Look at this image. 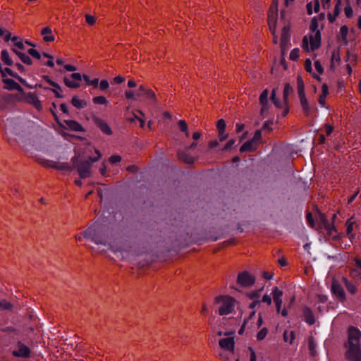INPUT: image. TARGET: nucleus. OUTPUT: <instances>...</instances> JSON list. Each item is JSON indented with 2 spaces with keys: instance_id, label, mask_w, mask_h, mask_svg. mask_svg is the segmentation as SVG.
I'll use <instances>...</instances> for the list:
<instances>
[{
  "instance_id": "1",
  "label": "nucleus",
  "mask_w": 361,
  "mask_h": 361,
  "mask_svg": "<svg viewBox=\"0 0 361 361\" xmlns=\"http://www.w3.org/2000/svg\"><path fill=\"white\" fill-rule=\"evenodd\" d=\"M91 240L97 245H108L109 248L114 252H118V250H114L111 245V241L109 236L106 235L97 226H90L83 233L75 235V238L77 241H81L82 238Z\"/></svg>"
},
{
  "instance_id": "2",
  "label": "nucleus",
  "mask_w": 361,
  "mask_h": 361,
  "mask_svg": "<svg viewBox=\"0 0 361 361\" xmlns=\"http://www.w3.org/2000/svg\"><path fill=\"white\" fill-rule=\"evenodd\" d=\"M360 331L355 327L348 330V340L346 344V356L351 361L361 360V349L360 346Z\"/></svg>"
},
{
  "instance_id": "3",
  "label": "nucleus",
  "mask_w": 361,
  "mask_h": 361,
  "mask_svg": "<svg viewBox=\"0 0 361 361\" xmlns=\"http://www.w3.org/2000/svg\"><path fill=\"white\" fill-rule=\"evenodd\" d=\"M311 32L305 36L302 41V48L306 52L314 51L321 45V34L317 30V22L312 20L310 26Z\"/></svg>"
},
{
  "instance_id": "4",
  "label": "nucleus",
  "mask_w": 361,
  "mask_h": 361,
  "mask_svg": "<svg viewBox=\"0 0 361 361\" xmlns=\"http://www.w3.org/2000/svg\"><path fill=\"white\" fill-rule=\"evenodd\" d=\"M214 303L218 305L219 315L226 316L233 312L238 302L230 295H219L214 298Z\"/></svg>"
},
{
  "instance_id": "5",
  "label": "nucleus",
  "mask_w": 361,
  "mask_h": 361,
  "mask_svg": "<svg viewBox=\"0 0 361 361\" xmlns=\"http://www.w3.org/2000/svg\"><path fill=\"white\" fill-rule=\"evenodd\" d=\"M27 152H29L30 156L35 159L39 164L42 166L45 165V161L40 154L44 153V142L42 136L40 137L38 136H32V144L30 145V148L27 149Z\"/></svg>"
},
{
  "instance_id": "6",
  "label": "nucleus",
  "mask_w": 361,
  "mask_h": 361,
  "mask_svg": "<svg viewBox=\"0 0 361 361\" xmlns=\"http://www.w3.org/2000/svg\"><path fill=\"white\" fill-rule=\"evenodd\" d=\"M278 17V0H273L272 4L269 8L268 12V25L269 27V30L272 32L273 35H275L276 20ZM274 42L275 44L277 43V39L275 35H274Z\"/></svg>"
},
{
  "instance_id": "7",
  "label": "nucleus",
  "mask_w": 361,
  "mask_h": 361,
  "mask_svg": "<svg viewBox=\"0 0 361 361\" xmlns=\"http://www.w3.org/2000/svg\"><path fill=\"white\" fill-rule=\"evenodd\" d=\"M94 152L96 154L95 157H90L89 161L82 162L78 166V171L81 178H85L90 176L92 164L101 157V154L99 150L95 149Z\"/></svg>"
},
{
  "instance_id": "8",
  "label": "nucleus",
  "mask_w": 361,
  "mask_h": 361,
  "mask_svg": "<svg viewBox=\"0 0 361 361\" xmlns=\"http://www.w3.org/2000/svg\"><path fill=\"white\" fill-rule=\"evenodd\" d=\"M290 90H291L290 85L288 83H286L285 85V86H284V90H283V98H284V103L283 104L280 102L276 98V90H275V89H273L272 92H271V98L272 102L274 104L276 107H277V108H283V116L287 115L288 111H289L288 108L287 106V99H288V97L289 95V93H290Z\"/></svg>"
},
{
  "instance_id": "9",
  "label": "nucleus",
  "mask_w": 361,
  "mask_h": 361,
  "mask_svg": "<svg viewBox=\"0 0 361 361\" xmlns=\"http://www.w3.org/2000/svg\"><path fill=\"white\" fill-rule=\"evenodd\" d=\"M314 67L316 72H314L313 71L312 63L311 60L309 59L305 60V71L307 73H310L314 78L320 81L321 78L319 75L324 73V68H323L322 65L321 64L320 61L318 60L314 61Z\"/></svg>"
},
{
  "instance_id": "10",
  "label": "nucleus",
  "mask_w": 361,
  "mask_h": 361,
  "mask_svg": "<svg viewBox=\"0 0 361 361\" xmlns=\"http://www.w3.org/2000/svg\"><path fill=\"white\" fill-rule=\"evenodd\" d=\"M83 75L79 73H74L64 78L65 85L70 88H78L80 86Z\"/></svg>"
},
{
  "instance_id": "11",
  "label": "nucleus",
  "mask_w": 361,
  "mask_h": 361,
  "mask_svg": "<svg viewBox=\"0 0 361 361\" xmlns=\"http://www.w3.org/2000/svg\"><path fill=\"white\" fill-rule=\"evenodd\" d=\"M56 67L55 68V62L54 60V57L48 54H47V66L50 68H55L56 71L59 73H63L64 64V60L62 58H57L56 60Z\"/></svg>"
},
{
  "instance_id": "12",
  "label": "nucleus",
  "mask_w": 361,
  "mask_h": 361,
  "mask_svg": "<svg viewBox=\"0 0 361 361\" xmlns=\"http://www.w3.org/2000/svg\"><path fill=\"white\" fill-rule=\"evenodd\" d=\"M2 82L5 84L4 89L8 90H17L18 94L16 96L18 98L20 94H24V91L22 87L16 82L14 80L10 78H4Z\"/></svg>"
},
{
  "instance_id": "13",
  "label": "nucleus",
  "mask_w": 361,
  "mask_h": 361,
  "mask_svg": "<svg viewBox=\"0 0 361 361\" xmlns=\"http://www.w3.org/2000/svg\"><path fill=\"white\" fill-rule=\"evenodd\" d=\"M255 281L254 276L247 271L240 273L238 276V283L243 287L252 286Z\"/></svg>"
},
{
  "instance_id": "14",
  "label": "nucleus",
  "mask_w": 361,
  "mask_h": 361,
  "mask_svg": "<svg viewBox=\"0 0 361 361\" xmlns=\"http://www.w3.org/2000/svg\"><path fill=\"white\" fill-rule=\"evenodd\" d=\"M18 101H23L30 104H33L37 109L41 108V104L37 97L32 93L20 94L17 98Z\"/></svg>"
},
{
  "instance_id": "15",
  "label": "nucleus",
  "mask_w": 361,
  "mask_h": 361,
  "mask_svg": "<svg viewBox=\"0 0 361 361\" xmlns=\"http://www.w3.org/2000/svg\"><path fill=\"white\" fill-rule=\"evenodd\" d=\"M269 91L267 89L263 90L259 96V102L262 106L261 114L264 116L267 114L269 110L270 104L268 99Z\"/></svg>"
},
{
  "instance_id": "16",
  "label": "nucleus",
  "mask_w": 361,
  "mask_h": 361,
  "mask_svg": "<svg viewBox=\"0 0 361 361\" xmlns=\"http://www.w3.org/2000/svg\"><path fill=\"white\" fill-rule=\"evenodd\" d=\"M219 344L223 350H227L230 353H233L235 346L234 337L228 336L221 338L219 341Z\"/></svg>"
},
{
  "instance_id": "17",
  "label": "nucleus",
  "mask_w": 361,
  "mask_h": 361,
  "mask_svg": "<svg viewBox=\"0 0 361 361\" xmlns=\"http://www.w3.org/2000/svg\"><path fill=\"white\" fill-rule=\"evenodd\" d=\"M283 291L279 290L278 287H274L272 290L271 295L274 304L276 305L277 312H280L282 307Z\"/></svg>"
},
{
  "instance_id": "18",
  "label": "nucleus",
  "mask_w": 361,
  "mask_h": 361,
  "mask_svg": "<svg viewBox=\"0 0 361 361\" xmlns=\"http://www.w3.org/2000/svg\"><path fill=\"white\" fill-rule=\"evenodd\" d=\"M60 125L75 132H82L84 130L83 127L79 123L73 120H65L63 123H60Z\"/></svg>"
},
{
  "instance_id": "19",
  "label": "nucleus",
  "mask_w": 361,
  "mask_h": 361,
  "mask_svg": "<svg viewBox=\"0 0 361 361\" xmlns=\"http://www.w3.org/2000/svg\"><path fill=\"white\" fill-rule=\"evenodd\" d=\"M30 353V348L20 343L18 344V349L13 352L14 356L20 357H28Z\"/></svg>"
},
{
  "instance_id": "20",
  "label": "nucleus",
  "mask_w": 361,
  "mask_h": 361,
  "mask_svg": "<svg viewBox=\"0 0 361 361\" xmlns=\"http://www.w3.org/2000/svg\"><path fill=\"white\" fill-rule=\"evenodd\" d=\"M141 90H142V92L144 91V96L142 98L151 103L156 102V95L152 90L147 89L145 86L141 85Z\"/></svg>"
},
{
  "instance_id": "21",
  "label": "nucleus",
  "mask_w": 361,
  "mask_h": 361,
  "mask_svg": "<svg viewBox=\"0 0 361 361\" xmlns=\"http://www.w3.org/2000/svg\"><path fill=\"white\" fill-rule=\"evenodd\" d=\"M298 97H299L300 105L302 108L303 111L307 115H308L311 112L312 108L308 103V101L305 96V94L298 95Z\"/></svg>"
},
{
  "instance_id": "22",
  "label": "nucleus",
  "mask_w": 361,
  "mask_h": 361,
  "mask_svg": "<svg viewBox=\"0 0 361 361\" xmlns=\"http://www.w3.org/2000/svg\"><path fill=\"white\" fill-rule=\"evenodd\" d=\"M47 83L51 85V88H49L51 90L56 97H62V90L61 87L56 82L51 81V80L47 78Z\"/></svg>"
},
{
  "instance_id": "23",
  "label": "nucleus",
  "mask_w": 361,
  "mask_h": 361,
  "mask_svg": "<svg viewBox=\"0 0 361 361\" xmlns=\"http://www.w3.org/2000/svg\"><path fill=\"white\" fill-rule=\"evenodd\" d=\"M319 10V2L318 0H313L307 4V11L309 15L317 13Z\"/></svg>"
},
{
  "instance_id": "24",
  "label": "nucleus",
  "mask_w": 361,
  "mask_h": 361,
  "mask_svg": "<svg viewBox=\"0 0 361 361\" xmlns=\"http://www.w3.org/2000/svg\"><path fill=\"white\" fill-rule=\"evenodd\" d=\"M257 145L252 140L245 142L240 149L241 152H252L256 149Z\"/></svg>"
},
{
  "instance_id": "25",
  "label": "nucleus",
  "mask_w": 361,
  "mask_h": 361,
  "mask_svg": "<svg viewBox=\"0 0 361 361\" xmlns=\"http://www.w3.org/2000/svg\"><path fill=\"white\" fill-rule=\"evenodd\" d=\"M331 290L334 294L336 295L339 299L343 300L345 298V292L339 284L333 283Z\"/></svg>"
},
{
  "instance_id": "26",
  "label": "nucleus",
  "mask_w": 361,
  "mask_h": 361,
  "mask_svg": "<svg viewBox=\"0 0 361 361\" xmlns=\"http://www.w3.org/2000/svg\"><path fill=\"white\" fill-rule=\"evenodd\" d=\"M71 104L77 109H83L87 106V103L84 99H81L78 96H74L72 98Z\"/></svg>"
},
{
  "instance_id": "27",
  "label": "nucleus",
  "mask_w": 361,
  "mask_h": 361,
  "mask_svg": "<svg viewBox=\"0 0 361 361\" xmlns=\"http://www.w3.org/2000/svg\"><path fill=\"white\" fill-rule=\"evenodd\" d=\"M329 92V88L327 85L324 84L322 87V94L319 98V103L322 106H324L326 103V97Z\"/></svg>"
},
{
  "instance_id": "28",
  "label": "nucleus",
  "mask_w": 361,
  "mask_h": 361,
  "mask_svg": "<svg viewBox=\"0 0 361 361\" xmlns=\"http://www.w3.org/2000/svg\"><path fill=\"white\" fill-rule=\"evenodd\" d=\"M12 51L20 59V60L27 65H31L32 59L25 54L18 51L16 49H12Z\"/></svg>"
},
{
  "instance_id": "29",
  "label": "nucleus",
  "mask_w": 361,
  "mask_h": 361,
  "mask_svg": "<svg viewBox=\"0 0 361 361\" xmlns=\"http://www.w3.org/2000/svg\"><path fill=\"white\" fill-rule=\"evenodd\" d=\"M97 124L104 133L106 135H111L112 133L111 128L105 121L102 120H97Z\"/></svg>"
},
{
  "instance_id": "30",
  "label": "nucleus",
  "mask_w": 361,
  "mask_h": 361,
  "mask_svg": "<svg viewBox=\"0 0 361 361\" xmlns=\"http://www.w3.org/2000/svg\"><path fill=\"white\" fill-rule=\"evenodd\" d=\"M1 58L3 63L7 66H12L13 64V61L10 58L9 54L6 49H4L1 51Z\"/></svg>"
},
{
  "instance_id": "31",
  "label": "nucleus",
  "mask_w": 361,
  "mask_h": 361,
  "mask_svg": "<svg viewBox=\"0 0 361 361\" xmlns=\"http://www.w3.org/2000/svg\"><path fill=\"white\" fill-rule=\"evenodd\" d=\"M339 7H340V0H338L335 5V7H334V13L333 14L329 13V15H328V19L331 23L334 22L336 17L338 16V14L340 13Z\"/></svg>"
},
{
  "instance_id": "32",
  "label": "nucleus",
  "mask_w": 361,
  "mask_h": 361,
  "mask_svg": "<svg viewBox=\"0 0 361 361\" xmlns=\"http://www.w3.org/2000/svg\"><path fill=\"white\" fill-rule=\"evenodd\" d=\"M304 317L305 322L309 324H313L314 323V317L310 309L305 308L304 310Z\"/></svg>"
},
{
  "instance_id": "33",
  "label": "nucleus",
  "mask_w": 361,
  "mask_h": 361,
  "mask_svg": "<svg viewBox=\"0 0 361 361\" xmlns=\"http://www.w3.org/2000/svg\"><path fill=\"white\" fill-rule=\"evenodd\" d=\"M178 156L179 159L182 160L186 164H191L194 161V158L190 155L187 154L183 152H178Z\"/></svg>"
},
{
  "instance_id": "34",
  "label": "nucleus",
  "mask_w": 361,
  "mask_h": 361,
  "mask_svg": "<svg viewBox=\"0 0 361 361\" xmlns=\"http://www.w3.org/2000/svg\"><path fill=\"white\" fill-rule=\"evenodd\" d=\"M346 233L348 237L351 239L354 238V234L353 233V231L354 228V221L352 219H348L346 221Z\"/></svg>"
},
{
  "instance_id": "35",
  "label": "nucleus",
  "mask_w": 361,
  "mask_h": 361,
  "mask_svg": "<svg viewBox=\"0 0 361 361\" xmlns=\"http://www.w3.org/2000/svg\"><path fill=\"white\" fill-rule=\"evenodd\" d=\"M295 338V332L293 331H285L283 334V339L285 342L293 343Z\"/></svg>"
},
{
  "instance_id": "36",
  "label": "nucleus",
  "mask_w": 361,
  "mask_h": 361,
  "mask_svg": "<svg viewBox=\"0 0 361 361\" xmlns=\"http://www.w3.org/2000/svg\"><path fill=\"white\" fill-rule=\"evenodd\" d=\"M297 89L298 95L304 94L305 92V83L301 76L297 77Z\"/></svg>"
},
{
  "instance_id": "37",
  "label": "nucleus",
  "mask_w": 361,
  "mask_h": 361,
  "mask_svg": "<svg viewBox=\"0 0 361 361\" xmlns=\"http://www.w3.org/2000/svg\"><path fill=\"white\" fill-rule=\"evenodd\" d=\"M255 314H256V312L254 310L250 314L248 319L244 321L242 326L239 329V331H238L239 334L242 335L243 334L245 326L247 325H248L249 321L252 320L254 317H255Z\"/></svg>"
},
{
  "instance_id": "38",
  "label": "nucleus",
  "mask_w": 361,
  "mask_h": 361,
  "mask_svg": "<svg viewBox=\"0 0 361 361\" xmlns=\"http://www.w3.org/2000/svg\"><path fill=\"white\" fill-rule=\"evenodd\" d=\"M262 291V288H260L257 290L251 291L247 294V296L252 300H260Z\"/></svg>"
},
{
  "instance_id": "39",
  "label": "nucleus",
  "mask_w": 361,
  "mask_h": 361,
  "mask_svg": "<svg viewBox=\"0 0 361 361\" xmlns=\"http://www.w3.org/2000/svg\"><path fill=\"white\" fill-rule=\"evenodd\" d=\"M345 286L347 289V290L351 293L355 294L357 292V287L355 285L348 281L347 279H345Z\"/></svg>"
},
{
  "instance_id": "40",
  "label": "nucleus",
  "mask_w": 361,
  "mask_h": 361,
  "mask_svg": "<svg viewBox=\"0 0 361 361\" xmlns=\"http://www.w3.org/2000/svg\"><path fill=\"white\" fill-rule=\"evenodd\" d=\"M83 79L87 82L88 85H92L94 87H97L99 85V79L94 78L91 80L89 76L86 75H83Z\"/></svg>"
},
{
  "instance_id": "41",
  "label": "nucleus",
  "mask_w": 361,
  "mask_h": 361,
  "mask_svg": "<svg viewBox=\"0 0 361 361\" xmlns=\"http://www.w3.org/2000/svg\"><path fill=\"white\" fill-rule=\"evenodd\" d=\"M178 126H179L180 130L182 132L185 133V136L189 137L190 133L188 131V126H187V123H185V121L183 120H180L178 121Z\"/></svg>"
},
{
  "instance_id": "42",
  "label": "nucleus",
  "mask_w": 361,
  "mask_h": 361,
  "mask_svg": "<svg viewBox=\"0 0 361 361\" xmlns=\"http://www.w3.org/2000/svg\"><path fill=\"white\" fill-rule=\"evenodd\" d=\"M12 308L13 305L11 302L6 300L0 301V310H11Z\"/></svg>"
},
{
  "instance_id": "43",
  "label": "nucleus",
  "mask_w": 361,
  "mask_h": 361,
  "mask_svg": "<svg viewBox=\"0 0 361 361\" xmlns=\"http://www.w3.org/2000/svg\"><path fill=\"white\" fill-rule=\"evenodd\" d=\"M268 334V329L266 327H264L260 329V331L257 334V339L258 341L264 340Z\"/></svg>"
},
{
  "instance_id": "44",
  "label": "nucleus",
  "mask_w": 361,
  "mask_h": 361,
  "mask_svg": "<svg viewBox=\"0 0 361 361\" xmlns=\"http://www.w3.org/2000/svg\"><path fill=\"white\" fill-rule=\"evenodd\" d=\"M11 40L14 42V45L18 47L19 49H25V46L22 42V40H20V37L15 36L12 37Z\"/></svg>"
},
{
  "instance_id": "45",
  "label": "nucleus",
  "mask_w": 361,
  "mask_h": 361,
  "mask_svg": "<svg viewBox=\"0 0 361 361\" xmlns=\"http://www.w3.org/2000/svg\"><path fill=\"white\" fill-rule=\"evenodd\" d=\"M340 61V55L338 51H334L331 55V66L334 67L336 63Z\"/></svg>"
},
{
  "instance_id": "46",
  "label": "nucleus",
  "mask_w": 361,
  "mask_h": 361,
  "mask_svg": "<svg viewBox=\"0 0 361 361\" xmlns=\"http://www.w3.org/2000/svg\"><path fill=\"white\" fill-rule=\"evenodd\" d=\"M348 33V28L345 25H343L340 28L339 34L342 38L343 41H346V37Z\"/></svg>"
},
{
  "instance_id": "47",
  "label": "nucleus",
  "mask_w": 361,
  "mask_h": 361,
  "mask_svg": "<svg viewBox=\"0 0 361 361\" xmlns=\"http://www.w3.org/2000/svg\"><path fill=\"white\" fill-rule=\"evenodd\" d=\"M93 102L97 104H106L107 100L104 96H98L93 98Z\"/></svg>"
},
{
  "instance_id": "48",
  "label": "nucleus",
  "mask_w": 361,
  "mask_h": 361,
  "mask_svg": "<svg viewBox=\"0 0 361 361\" xmlns=\"http://www.w3.org/2000/svg\"><path fill=\"white\" fill-rule=\"evenodd\" d=\"M300 56V50L298 48L293 49L290 53V59L296 61Z\"/></svg>"
},
{
  "instance_id": "49",
  "label": "nucleus",
  "mask_w": 361,
  "mask_h": 361,
  "mask_svg": "<svg viewBox=\"0 0 361 361\" xmlns=\"http://www.w3.org/2000/svg\"><path fill=\"white\" fill-rule=\"evenodd\" d=\"M55 40V36L50 28L47 27V42H51Z\"/></svg>"
},
{
  "instance_id": "50",
  "label": "nucleus",
  "mask_w": 361,
  "mask_h": 361,
  "mask_svg": "<svg viewBox=\"0 0 361 361\" xmlns=\"http://www.w3.org/2000/svg\"><path fill=\"white\" fill-rule=\"evenodd\" d=\"M263 324V320L261 314H259L258 317L257 319L256 322L252 325H251L252 329H259L262 326Z\"/></svg>"
},
{
  "instance_id": "51",
  "label": "nucleus",
  "mask_w": 361,
  "mask_h": 361,
  "mask_svg": "<svg viewBox=\"0 0 361 361\" xmlns=\"http://www.w3.org/2000/svg\"><path fill=\"white\" fill-rule=\"evenodd\" d=\"M218 136L220 142H223L227 139L228 134L226 132V130H218Z\"/></svg>"
},
{
  "instance_id": "52",
  "label": "nucleus",
  "mask_w": 361,
  "mask_h": 361,
  "mask_svg": "<svg viewBox=\"0 0 361 361\" xmlns=\"http://www.w3.org/2000/svg\"><path fill=\"white\" fill-rule=\"evenodd\" d=\"M288 32V28L286 27H284L283 29V33L281 35V48L283 49V47L286 42V41L287 40V33Z\"/></svg>"
},
{
  "instance_id": "53",
  "label": "nucleus",
  "mask_w": 361,
  "mask_h": 361,
  "mask_svg": "<svg viewBox=\"0 0 361 361\" xmlns=\"http://www.w3.org/2000/svg\"><path fill=\"white\" fill-rule=\"evenodd\" d=\"M27 52L30 56H32V57H34L37 59H39L41 58V54L36 49H28Z\"/></svg>"
},
{
  "instance_id": "54",
  "label": "nucleus",
  "mask_w": 361,
  "mask_h": 361,
  "mask_svg": "<svg viewBox=\"0 0 361 361\" xmlns=\"http://www.w3.org/2000/svg\"><path fill=\"white\" fill-rule=\"evenodd\" d=\"M226 122L224 119L221 118L217 121L216 128L218 130H226Z\"/></svg>"
},
{
  "instance_id": "55",
  "label": "nucleus",
  "mask_w": 361,
  "mask_h": 361,
  "mask_svg": "<svg viewBox=\"0 0 361 361\" xmlns=\"http://www.w3.org/2000/svg\"><path fill=\"white\" fill-rule=\"evenodd\" d=\"M235 139H231L229 140L227 143L225 145L223 150H225V151H228L230 150L233 146L235 145Z\"/></svg>"
},
{
  "instance_id": "56",
  "label": "nucleus",
  "mask_w": 361,
  "mask_h": 361,
  "mask_svg": "<svg viewBox=\"0 0 361 361\" xmlns=\"http://www.w3.org/2000/svg\"><path fill=\"white\" fill-rule=\"evenodd\" d=\"M85 20L87 23L90 25H93L96 22L95 17L89 14L85 15Z\"/></svg>"
},
{
  "instance_id": "57",
  "label": "nucleus",
  "mask_w": 361,
  "mask_h": 361,
  "mask_svg": "<svg viewBox=\"0 0 361 361\" xmlns=\"http://www.w3.org/2000/svg\"><path fill=\"white\" fill-rule=\"evenodd\" d=\"M261 302L267 303L268 305H270L271 304L272 300L269 295L264 294L262 299L260 300Z\"/></svg>"
},
{
  "instance_id": "58",
  "label": "nucleus",
  "mask_w": 361,
  "mask_h": 361,
  "mask_svg": "<svg viewBox=\"0 0 361 361\" xmlns=\"http://www.w3.org/2000/svg\"><path fill=\"white\" fill-rule=\"evenodd\" d=\"M126 97L128 99L136 100L135 93L133 90H127L125 92Z\"/></svg>"
},
{
  "instance_id": "59",
  "label": "nucleus",
  "mask_w": 361,
  "mask_h": 361,
  "mask_svg": "<svg viewBox=\"0 0 361 361\" xmlns=\"http://www.w3.org/2000/svg\"><path fill=\"white\" fill-rule=\"evenodd\" d=\"M136 112L137 114H139L140 116H141V118H137V121L140 122V126L141 128H144L145 125V122L143 119V117H144V114L142 111L140 110H137Z\"/></svg>"
},
{
  "instance_id": "60",
  "label": "nucleus",
  "mask_w": 361,
  "mask_h": 361,
  "mask_svg": "<svg viewBox=\"0 0 361 361\" xmlns=\"http://www.w3.org/2000/svg\"><path fill=\"white\" fill-rule=\"evenodd\" d=\"M121 157L118 155H112L109 157V161L111 164H116L120 162Z\"/></svg>"
},
{
  "instance_id": "61",
  "label": "nucleus",
  "mask_w": 361,
  "mask_h": 361,
  "mask_svg": "<svg viewBox=\"0 0 361 361\" xmlns=\"http://www.w3.org/2000/svg\"><path fill=\"white\" fill-rule=\"evenodd\" d=\"M261 137H262L261 131L257 130L255 132L252 140L254 141L257 145L261 139Z\"/></svg>"
},
{
  "instance_id": "62",
  "label": "nucleus",
  "mask_w": 361,
  "mask_h": 361,
  "mask_svg": "<svg viewBox=\"0 0 361 361\" xmlns=\"http://www.w3.org/2000/svg\"><path fill=\"white\" fill-rule=\"evenodd\" d=\"M345 14L348 18L353 16V11L350 6H346L344 8Z\"/></svg>"
},
{
  "instance_id": "63",
  "label": "nucleus",
  "mask_w": 361,
  "mask_h": 361,
  "mask_svg": "<svg viewBox=\"0 0 361 361\" xmlns=\"http://www.w3.org/2000/svg\"><path fill=\"white\" fill-rule=\"evenodd\" d=\"M109 82L106 80H102L99 83V87L102 90H105L109 87Z\"/></svg>"
},
{
  "instance_id": "64",
  "label": "nucleus",
  "mask_w": 361,
  "mask_h": 361,
  "mask_svg": "<svg viewBox=\"0 0 361 361\" xmlns=\"http://www.w3.org/2000/svg\"><path fill=\"white\" fill-rule=\"evenodd\" d=\"M62 69L63 70V72L65 71L73 72V71H75L76 70V67L74 66H72V65L66 64V65L63 66V68Z\"/></svg>"
}]
</instances>
